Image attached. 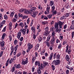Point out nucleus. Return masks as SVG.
<instances>
[{
    "mask_svg": "<svg viewBox=\"0 0 74 74\" xmlns=\"http://www.w3.org/2000/svg\"><path fill=\"white\" fill-rule=\"evenodd\" d=\"M22 19H26V18H28V16H23H23H22Z\"/></svg>",
    "mask_w": 74,
    "mask_h": 74,
    "instance_id": "28",
    "label": "nucleus"
},
{
    "mask_svg": "<svg viewBox=\"0 0 74 74\" xmlns=\"http://www.w3.org/2000/svg\"><path fill=\"white\" fill-rule=\"evenodd\" d=\"M42 40V38L41 37H40V38H38V40L39 41H41Z\"/></svg>",
    "mask_w": 74,
    "mask_h": 74,
    "instance_id": "52",
    "label": "nucleus"
},
{
    "mask_svg": "<svg viewBox=\"0 0 74 74\" xmlns=\"http://www.w3.org/2000/svg\"><path fill=\"white\" fill-rule=\"evenodd\" d=\"M55 38L54 37H53L50 41L51 44H54V42H55Z\"/></svg>",
    "mask_w": 74,
    "mask_h": 74,
    "instance_id": "5",
    "label": "nucleus"
},
{
    "mask_svg": "<svg viewBox=\"0 0 74 74\" xmlns=\"http://www.w3.org/2000/svg\"><path fill=\"white\" fill-rule=\"evenodd\" d=\"M65 58L66 59V60L67 61H69L70 60V58H69V56L68 55H66V56Z\"/></svg>",
    "mask_w": 74,
    "mask_h": 74,
    "instance_id": "17",
    "label": "nucleus"
},
{
    "mask_svg": "<svg viewBox=\"0 0 74 74\" xmlns=\"http://www.w3.org/2000/svg\"><path fill=\"white\" fill-rule=\"evenodd\" d=\"M35 60H36V58L34 57H32V63H33L34 62Z\"/></svg>",
    "mask_w": 74,
    "mask_h": 74,
    "instance_id": "23",
    "label": "nucleus"
},
{
    "mask_svg": "<svg viewBox=\"0 0 74 74\" xmlns=\"http://www.w3.org/2000/svg\"><path fill=\"white\" fill-rule=\"evenodd\" d=\"M49 11H47H47H45V14H49Z\"/></svg>",
    "mask_w": 74,
    "mask_h": 74,
    "instance_id": "51",
    "label": "nucleus"
},
{
    "mask_svg": "<svg viewBox=\"0 0 74 74\" xmlns=\"http://www.w3.org/2000/svg\"><path fill=\"white\" fill-rule=\"evenodd\" d=\"M9 40L10 41H11L12 40V36H9Z\"/></svg>",
    "mask_w": 74,
    "mask_h": 74,
    "instance_id": "61",
    "label": "nucleus"
},
{
    "mask_svg": "<svg viewBox=\"0 0 74 74\" xmlns=\"http://www.w3.org/2000/svg\"><path fill=\"white\" fill-rule=\"evenodd\" d=\"M66 17H65L64 16H63L62 17L60 18V19L61 21L62 20H63V19H66Z\"/></svg>",
    "mask_w": 74,
    "mask_h": 74,
    "instance_id": "29",
    "label": "nucleus"
},
{
    "mask_svg": "<svg viewBox=\"0 0 74 74\" xmlns=\"http://www.w3.org/2000/svg\"><path fill=\"white\" fill-rule=\"evenodd\" d=\"M65 7L67 8H69L70 7L69 6V5L68 4H66L65 6Z\"/></svg>",
    "mask_w": 74,
    "mask_h": 74,
    "instance_id": "40",
    "label": "nucleus"
},
{
    "mask_svg": "<svg viewBox=\"0 0 74 74\" xmlns=\"http://www.w3.org/2000/svg\"><path fill=\"white\" fill-rule=\"evenodd\" d=\"M69 71L68 70H67L66 71V74H69Z\"/></svg>",
    "mask_w": 74,
    "mask_h": 74,
    "instance_id": "62",
    "label": "nucleus"
},
{
    "mask_svg": "<svg viewBox=\"0 0 74 74\" xmlns=\"http://www.w3.org/2000/svg\"><path fill=\"white\" fill-rule=\"evenodd\" d=\"M62 25H63V22H62L60 21H59L58 24L56 23L55 24V29H58L59 25V28H60V29H62Z\"/></svg>",
    "mask_w": 74,
    "mask_h": 74,
    "instance_id": "1",
    "label": "nucleus"
},
{
    "mask_svg": "<svg viewBox=\"0 0 74 74\" xmlns=\"http://www.w3.org/2000/svg\"><path fill=\"white\" fill-rule=\"evenodd\" d=\"M51 35H49L47 37V41H49L50 40V39H51Z\"/></svg>",
    "mask_w": 74,
    "mask_h": 74,
    "instance_id": "25",
    "label": "nucleus"
},
{
    "mask_svg": "<svg viewBox=\"0 0 74 74\" xmlns=\"http://www.w3.org/2000/svg\"><path fill=\"white\" fill-rule=\"evenodd\" d=\"M3 24L1 23V24H0V30H1V28L2 27H3Z\"/></svg>",
    "mask_w": 74,
    "mask_h": 74,
    "instance_id": "54",
    "label": "nucleus"
},
{
    "mask_svg": "<svg viewBox=\"0 0 74 74\" xmlns=\"http://www.w3.org/2000/svg\"><path fill=\"white\" fill-rule=\"evenodd\" d=\"M21 36V32H19L17 35V37L18 38V40H20Z\"/></svg>",
    "mask_w": 74,
    "mask_h": 74,
    "instance_id": "4",
    "label": "nucleus"
},
{
    "mask_svg": "<svg viewBox=\"0 0 74 74\" xmlns=\"http://www.w3.org/2000/svg\"><path fill=\"white\" fill-rule=\"evenodd\" d=\"M66 28H67V25H65L64 26V29H66Z\"/></svg>",
    "mask_w": 74,
    "mask_h": 74,
    "instance_id": "63",
    "label": "nucleus"
},
{
    "mask_svg": "<svg viewBox=\"0 0 74 74\" xmlns=\"http://www.w3.org/2000/svg\"><path fill=\"white\" fill-rule=\"evenodd\" d=\"M52 15L51 14H49L47 16L49 19H51V18H52Z\"/></svg>",
    "mask_w": 74,
    "mask_h": 74,
    "instance_id": "32",
    "label": "nucleus"
},
{
    "mask_svg": "<svg viewBox=\"0 0 74 74\" xmlns=\"http://www.w3.org/2000/svg\"><path fill=\"white\" fill-rule=\"evenodd\" d=\"M70 13H66V14L65 16L66 17H69L70 16Z\"/></svg>",
    "mask_w": 74,
    "mask_h": 74,
    "instance_id": "37",
    "label": "nucleus"
},
{
    "mask_svg": "<svg viewBox=\"0 0 74 74\" xmlns=\"http://www.w3.org/2000/svg\"><path fill=\"white\" fill-rule=\"evenodd\" d=\"M23 15L22 14H18V16L19 17H22Z\"/></svg>",
    "mask_w": 74,
    "mask_h": 74,
    "instance_id": "57",
    "label": "nucleus"
},
{
    "mask_svg": "<svg viewBox=\"0 0 74 74\" xmlns=\"http://www.w3.org/2000/svg\"><path fill=\"white\" fill-rule=\"evenodd\" d=\"M15 60V59H14L13 58L11 59L9 61V63H10V64L12 63V62H13V60Z\"/></svg>",
    "mask_w": 74,
    "mask_h": 74,
    "instance_id": "27",
    "label": "nucleus"
},
{
    "mask_svg": "<svg viewBox=\"0 0 74 74\" xmlns=\"http://www.w3.org/2000/svg\"><path fill=\"white\" fill-rule=\"evenodd\" d=\"M55 33L53 31L52 33V36L54 37V36H55Z\"/></svg>",
    "mask_w": 74,
    "mask_h": 74,
    "instance_id": "56",
    "label": "nucleus"
},
{
    "mask_svg": "<svg viewBox=\"0 0 74 74\" xmlns=\"http://www.w3.org/2000/svg\"><path fill=\"white\" fill-rule=\"evenodd\" d=\"M6 30V27H4L3 30H2V32H5Z\"/></svg>",
    "mask_w": 74,
    "mask_h": 74,
    "instance_id": "39",
    "label": "nucleus"
},
{
    "mask_svg": "<svg viewBox=\"0 0 74 74\" xmlns=\"http://www.w3.org/2000/svg\"><path fill=\"white\" fill-rule=\"evenodd\" d=\"M6 35V34L5 33H4L2 36V38L3 40H4V38H5V36Z\"/></svg>",
    "mask_w": 74,
    "mask_h": 74,
    "instance_id": "31",
    "label": "nucleus"
},
{
    "mask_svg": "<svg viewBox=\"0 0 74 74\" xmlns=\"http://www.w3.org/2000/svg\"><path fill=\"white\" fill-rule=\"evenodd\" d=\"M37 71L38 74H40L41 73V71L40 69H37Z\"/></svg>",
    "mask_w": 74,
    "mask_h": 74,
    "instance_id": "26",
    "label": "nucleus"
},
{
    "mask_svg": "<svg viewBox=\"0 0 74 74\" xmlns=\"http://www.w3.org/2000/svg\"><path fill=\"white\" fill-rule=\"evenodd\" d=\"M4 18L5 19H8V16H7V15L5 14L4 16Z\"/></svg>",
    "mask_w": 74,
    "mask_h": 74,
    "instance_id": "38",
    "label": "nucleus"
},
{
    "mask_svg": "<svg viewBox=\"0 0 74 74\" xmlns=\"http://www.w3.org/2000/svg\"><path fill=\"white\" fill-rule=\"evenodd\" d=\"M29 22H30V18H28L27 21V24H29Z\"/></svg>",
    "mask_w": 74,
    "mask_h": 74,
    "instance_id": "48",
    "label": "nucleus"
},
{
    "mask_svg": "<svg viewBox=\"0 0 74 74\" xmlns=\"http://www.w3.org/2000/svg\"><path fill=\"white\" fill-rule=\"evenodd\" d=\"M53 53H52L50 55V58H49V60H51L52 59V57H53Z\"/></svg>",
    "mask_w": 74,
    "mask_h": 74,
    "instance_id": "22",
    "label": "nucleus"
},
{
    "mask_svg": "<svg viewBox=\"0 0 74 74\" xmlns=\"http://www.w3.org/2000/svg\"><path fill=\"white\" fill-rule=\"evenodd\" d=\"M14 70H15V67L14 66H13V67L12 68V72L13 73V72H14Z\"/></svg>",
    "mask_w": 74,
    "mask_h": 74,
    "instance_id": "43",
    "label": "nucleus"
},
{
    "mask_svg": "<svg viewBox=\"0 0 74 74\" xmlns=\"http://www.w3.org/2000/svg\"><path fill=\"white\" fill-rule=\"evenodd\" d=\"M40 62H35V65L36 66H37V65H38V66H39V65H40Z\"/></svg>",
    "mask_w": 74,
    "mask_h": 74,
    "instance_id": "21",
    "label": "nucleus"
},
{
    "mask_svg": "<svg viewBox=\"0 0 74 74\" xmlns=\"http://www.w3.org/2000/svg\"><path fill=\"white\" fill-rule=\"evenodd\" d=\"M16 20H17V19H16V18H14L12 20V21L13 22H14L16 21Z\"/></svg>",
    "mask_w": 74,
    "mask_h": 74,
    "instance_id": "47",
    "label": "nucleus"
},
{
    "mask_svg": "<svg viewBox=\"0 0 74 74\" xmlns=\"http://www.w3.org/2000/svg\"><path fill=\"white\" fill-rule=\"evenodd\" d=\"M38 11H36L34 12H33L31 13V15H32V16L33 17H35L36 16V15L38 14Z\"/></svg>",
    "mask_w": 74,
    "mask_h": 74,
    "instance_id": "2",
    "label": "nucleus"
},
{
    "mask_svg": "<svg viewBox=\"0 0 74 74\" xmlns=\"http://www.w3.org/2000/svg\"><path fill=\"white\" fill-rule=\"evenodd\" d=\"M32 9L31 10L32 12V13H33V12H34V11L35 10H36V7H32Z\"/></svg>",
    "mask_w": 74,
    "mask_h": 74,
    "instance_id": "9",
    "label": "nucleus"
},
{
    "mask_svg": "<svg viewBox=\"0 0 74 74\" xmlns=\"http://www.w3.org/2000/svg\"><path fill=\"white\" fill-rule=\"evenodd\" d=\"M18 25L22 28L24 26V24H23V23L22 22L20 23Z\"/></svg>",
    "mask_w": 74,
    "mask_h": 74,
    "instance_id": "15",
    "label": "nucleus"
},
{
    "mask_svg": "<svg viewBox=\"0 0 74 74\" xmlns=\"http://www.w3.org/2000/svg\"><path fill=\"white\" fill-rule=\"evenodd\" d=\"M36 35L35 34H34L33 38L34 40H35V39H36Z\"/></svg>",
    "mask_w": 74,
    "mask_h": 74,
    "instance_id": "59",
    "label": "nucleus"
},
{
    "mask_svg": "<svg viewBox=\"0 0 74 74\" xmlns=\"http://www.w3.org/2000/svg\"><path fill=\"white\" fill-rule=\"evenodd\" d=\"M19 12H22L25 11V9H21L19 10Z\"/></svg>",
    "mask_w": 74,
    "mask_h": 74,
    "instance_id": "33",
    "label": "nucleus"
},
{
    "mask_svg": "<svg viewBox=\"0 0 74 74\" xmlns=\"http://www.w3.org/2000/svg\"><path fill=\"white\" fill-rule=\"evenodd\" d=\"M62 47V45H61V44H60L58 47V49H60V48H61V47Z\"/></svg>",
    "mask_w": 74,
    "mask_h": 74,
    "instance_id": "46",
    "label": "nucleus"
},
{
    "mask_svg": "<svg viewBox=\"0 0 74 74\" xmlns=\"http://www.w3.org/2000/svg\"><path fill=\"white\" fill-rule=\"evenodd\" d=\"M31 30H32V31L34 32V31H35V30H36L35 27H32L31 28Z\"/></svg>",
    "mask_w": 74,
    "mask_h": 74,
    "instance_id": "30",
    "label": "nucleus"
},
{
    "mask_svg": "<svg viewBox=\"0 0 74 74\" xmlns=\"http://www.w3.org/2000/svg\"><path fill=\"white\" fill-rule=\"evenodd\" d=\"M27 46L28 48H29L30 49L33 48V45H31L30 43H28L27 44Z\"/></svg>",
    "mask_w": 74,
    "mask_h": 74,
    "instance_id": "6",
    "label": "nucleus"
},
{
    "mask_svg": "<svg viewBox=\"0 0 74 74\" xmlns=\"http://www.w3.org/2000/svg\"><path fill=\"white\" fill-rule=\"evenodd\" d=\"M51 67L52 68L53 70H55V67L53 65H52Z\"/></svg>",
    "mask_w": 74,
    "mask_h": 74,
    "instance_id": "50",
    "label": "nucleus"
},
{
    "mask_svg": "<svg viewBox=\"0 0 74 74\" xmlns=\"http://www.w3.org/2000/svg\"><path fill=\"white\" fill-rule=\"evenodd\" d=\"M74 32H73L71 33V37L72 38L74 37Z\"/></svg>",
    "mask_w": 74,
    "mask_h": 74,
    "instance_id": "41",
    "label": "nucleus"
},
{
    "mask_svg": "<svg viewBox=\"0 0 74 74\" xmlns=\"http://www.w3.org/2000/svg\"><path fill=\"white\" fill-rule=\"evenodd\" d=\"M60 56L59 54H57L56 56V58L57 59H60Z\"/></svg>",
    "mask_w": 74,
    "mask_h": 74,
    "instance_id": "36",
    "label": "nucleus"
},
{
    "mask_svg": "<svg viewBox=\"0 0 74 74\" xmlns=\"http://www.w3.org/2000/svg\"><path fill=\"white\" fill-rule=\"evenodd\" d=\"M49 10H50V7H47V11H49Z\"/></svg>",
    "mask_w": 74,
    "mask_h": 74,
    "instance_id": "45",
    "label": "nucleus"
},
{
    "mask_svg": "<svg viewBox=\"0 0 74 74\" xmlns=\"http://www.w3.org/2000/svg\"><path fill=\"white\" fill-rule=\"evenodd\" d=\"M3 52L1 51L0 53V58L1 57V56H2V55H3Z\"/></svg>",
    "mask_w": 74,
    "mask_h": 74,
    "instance_id": "60",
    "label": "nucleus"
},
{
    "mask_svg": "<svg viewBox=\"0 0 74 74\" xmlns=\"http://www.w3.org/2000/svg\"><path fill=\"white\" fill-rule=\"evenodd\" d=\"M38 48V47H37V46H36L35 47V50H37Z\"/></svg>",
    "mask_w": 74,
    "mask_h": 74,
    "instance_id": "64",
    "label": "nucleus"
},
{
    "mask_svg": "<svg viewBox=\"0 0 74 74\" xmlns=\"http://www.w3.org/2000/svg\"><path fill=\"white\" fill-rule=\"evenodd\" d=\"M27 60H28L27 59H26L25 61H23L22 62V64L24 65L26 64L27 63Z\"/></svg>",
    "mask_w": 74,
    "mask_h": 74,
    "instance_id": "14",
    "label": "nucleus"
},
{
    "mask_svg": "<svg viewBox=\"0 0 74 74\" xmlns=\"http://www.w3.org/2000/svg\"><path fill=\"white\" fill-rule=\"evenodd\" d=\"M17 42H18V40H15L14 42V45H16V44Z\"/></svg>",
    "mask_w": 74,
    "mask_h": 74,
    "instance_id": "42",
    "label": "nucleus"
},
{
    "mask_svg": "<svg viewBox=\"0 0 74 74\" xmlns=\"http://www.w3.org/2000/svg\"><path fill=\"white\" fill-rule=\"evenodd\" d=\"M14 12H13L11 13L10 15V17L12 18L13 17V16H14Z\"/></svg>",
    "mask_w": 74,
    "mask_h": 74,
    "instance_id": "24",
    "label": "nucleus"
},
{
    "mask_svg": "<svg viewBox=\"0 0 74 74\" xmlns=\"http://www.w3.org/2000/svg\"><path fill=\"white\" fill-rule=\"evenodd\" d=\"M47 64H48V63H47V62H44V67H45V66H47Z\"/></svg>",
    "mask_w": 74,
    "mask_h": 74,
    "instance_id": "49",
    "label": "nucleus"
},
{
    "mask_svg": "<svg viewBox=\"0 0 74 74\" xmlns=\"http://www.w3.org/2000/svg\"><path fill=\"white\" fill-rule=\"evenodd\" d=\"M39 67V69H40V70H42L44 68V66H42V64H41L40 65H40L38 66Z\"/></svg>",
    "mask_w": 74,
    "mask_h": 74,
    "instance_id": "16",
    "label": "nucleus"
},
{
    "mask_svg": "<svg viewBox=\"0 0 74 74\" xmlns=\"http://www.w3.org/2000/svg\"><path fill=\"white\" fill-rule=\"evenodd\" d=\"M60 61L59 60H58L56 61V63H55V65H58L60 64Z\"/></svg>",
    "mask_w": 74,
    "mask_h": 74,
    "instance_id": "7",
    "label": "nucleus"
},
{
    "mask_svg": "<svg viewBox=\"0 0 74 74\" xmlns=\"http://www.w3.org/2000/svg\"><path fill=\"white\" fill-rule=\"evenodd\" d=\"M67 43V40H65L63 42V45H64V44H66V43Z\"/></svg>",
    "mask_w": 74,
    "mask_h": 74,
    "instance_id": "44",
    "label": "nucleus"
},
{
    "mask_svg": "<svg viewBox=\"0 0 74 74\" xmlns=\"http://www.w3.org/2000/svg\"><path fill=\"white\" fill-rule=\"evenodd\" d=\"M45 42L47 47H50V43H49V42Z\"/></svg>",
    "mask_w": 74,
    "mask_h": 74,
    "instance_id": "19",
    "label": "nucleus"
},
{
    "mask_svg": "<svg viewBox=\"0 0 74 74\" xmlns=\"http://www.w3.org/2000/svg\"><path fill=\"white\" fill-rule=\"evenodd\" d=\"M71 28L72 30L73 29H74V25H72L71 26Z\"/></svg>",
    "mask_w": 74,
    "mask_h": 74,
    "instance_id": "55",
    "label": "nucleus"
},
{
    "mask_svg": "<svg viewBox=\"0 0 74 74\" xmlns=\"http://www.w3.org/2000/svg\"><path fill=\"white\" fill-rule=\"evenodd\" d=\"M5 44V43L4 41H2V42H0V44L1 45V46L2 47H3L4 46Z\"/></svg>",
    "mask_w": 74,
    "mask_h": 74,
    "instance_id": "8",
    "label": "nucleus"
},
{
    "mask_svg": "<svg viewBox=\"0 0 74 74\" xmlns=\"http://www.w3.org/2000/svg\"><path fill=\"white\" fill-rule=\"evenodd\" d=\"M62 31V29L60 28L56 29V32H58V33H60Z\"/></svg>",
    "mask_w": 74,
    "mask_h": 74,
    "instance_id": "11",
    "label": "nucleus"
},
{
    "mask_svg": "<svg viewBox=\"0 0 74 74\" xmlns=\"http://www.w3.org/2000/svg\"><path fill=\"white\" fill-rule=\"evenodd\" d=\"M53 4H54V2L53 1H51L50 2L49 5L50 6H52L53 5Z\"/></svg>",
    "mask_w": 74,
    "mask_h": 74,
    "instance_id": "18",
    "label": "nucleus"
},
{
    "mask_svg": "<svg viewBox=\"0 0 74 74\" xmlns=\"http://www.w3.org/2000/svg\"><path fill=\"white\" fill-rule=\"evenodd\" d=\"M20 31H21V32L22 31L23 34H24V35H25V34H26V29H23V30H22L21 29L20 30Z\"/></svg>",
    "mask_w": 74,
    "mask_h": 74,
    "instance_id": "10",
    "label": "nucleus"
},
{
    "mask_svg": "<svg viewBox=\"0 0 74 74\" xmlns=\"http://www.w3.org/2000/svg\"><path fill=\"white\" fill-rule=\"evenodd\" d=\"M18 45H16L15 47H14V50L15 51H16V50H17V49H18Z\"/></svg>",
    "mask_w": 74,
    "mask_h": 74,
    "instance_id": "34",
    "label": "nucleus"
},
{
    "mask_svg": "<svg viewBox=\"0 0 74 74\" xmlns=\"http://www.w3.org/2000/svg\"><path fill=\"white\" fill-rule=\"evenodd\" d=\"M45 36H48L49 34L50 33V32H49V31H45Z\"/></svg>",
    "mask_w": 74,
    "mask_h": 74,
    "instance_id": "13",
    "label": "nucleus"
},
{
    "mask_svg": "<svg viewBox=\"0 0 74 74\" xmlns=\"http://www.w3.org/2000/svg\"><path fill=\"white\" fill-rule=\"evenodd\" d=\"M14 18L16 19H18V15L17 14H15L14 15Z\"/></svg>",
    "mask_w": 74,
    "mask_h": 74,
    "instance_id": "35",
    "label": "nucleus"
},
{
    "mask_svg": "<svg viewBox=\"0 0 74 74\" xmlns=\"http://www.w3.org/2000/svg\"><path fill=\"white\" fill-rule=\"evenodd\" d=\"M51 8H52V11H53V10H55V5H54L53 6H52L51 7Z\"/></svg>",
    "mask_w": 74,
    "mask_h": 74,
    "instance_id": "53",
    "label": "nucleus"
},
{
    "mask_svg": "<svg viewBox=\"0 0 74 74\" xmlns=\"http://www.w3.org/2000/svg\"><path fill=\"white\" fill-rule=\"evenodd\" d=\"M45 31H48L49 30V28H48V27H47L45 29Z\"/></svg>",
    "mask_w": 74,
    "mask_h": 74,
    "instance_id": "58",
    "label": "nucleus"
},
{
    "mask_svg": "<svg viewBox=\"0 0 74 74\" xmlns=\"http://www.w3.org/2000/svg\"><path fill=\"white\" fill-rule=\"evenodd\" d=\"M14 66L16 67V68H17V69H20L21 68V65L18 64V65H16V64H14Z\"/></svg>",
    "mask_w": 74,
    "mask_h": 74,
    "instance_id": "12",
    "label": "nucleus"
},
{
    "mask_svg": "<svg viewBox=\"0 0 74 74\" xmlns=\"http://www.w3.org/2000/svg\"><path fill=\"white\" fill-rule=\"evenodd\" d=\"M51 12H52V13H53V14H54V15H56V14H57V11H56V10H52Z\"/></svg>",
    "mask_w": 74,
    "mask_h": 74,
    "instance_id": "20",
    "label": "nucleus"
},
{
    "mask_svg": "<svg viewBox=\"0 0 74 74\" xmlns=\"http://www.w3.org/2000/svg\"><path fill=\"white\" fill-rule=\"evenodd\" d=\"M25 14H32V11L30 10H25L24 12Z\"/></svg>",
    "mask_w": 74,
    "mask_h": 74,
    "instance_id": "3",
    "label": "nucleus"
}]
</instances>
